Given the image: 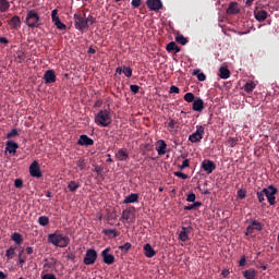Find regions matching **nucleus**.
Returning <instances> with one entry per match:
<instances>
[{
    "label": "nucleus",
    "mask_w": 279,
    "mask_h": 279,
    "mask_svg": "<svg viewBox=\"0 0 279 279\" xmlns=\"http://www.w3.org/2000/svg\"><path fill=\"white\" fill-rule=\"evenodd\" d=\"M74 26L78 32H84V29H88L86 14L82 16L81 14H74Z\"/></svg>",
    "instance_id": "nucleus-5"
},
{
    "label": "nucleus",
    "mask_w": 279,
    "mask_h": 279,
    "mask_svg": "<svg viewBox=\"0 0 279 279\" xmlns=\"http://www.w3.org/2000/svg\"><path fill=\"white\" fill-rule=\"evenodd\" d=\"M256 195H257V199H258L259 204H263V202H264V199H265L264 190L257 192Z\"/></svg>",
    "instance_id": "nucleus-43"
},
{
    "label": "nucleus",
    "mask_w": 279,
    "mask_h": 279,
    "mask_svg": "<svg viewBox=\"0 0 279 279\" xmlns=\"http://www.w3.org/2000/svg\"><path fill=\"white\" fill-rule=\"evenodd\" d=\"M157 143L159 145L156 148L158 156H165V154H167V142L159 140Z\"/></svg>",
    "instance_id": "nucleus-23"
},
{
    "label": "nucleus",
    "mask_w": 279,
    "mask_h": 279,
    "mask_svg": "<svg viewBox=\"0 0 279 279\" xmlns=\"http://www.w3.org/2000/svg\"><path fill=\"white\" fill-rule=\"evenodd\" d=\"M85 21H87V27L88 25H95V23H97V20L93 15L85 17Z\"/></svg>",
    "instance_id": "nucleus-41"
},
{
    "label": "nucleus",
    "mask_w": 279,
    "mask_h": 279,
    "mask_svg": "<svg viewBox=\"0 0 279 279\" xmlns=\"http://www.w3.org/2000/svg\"><path fill=\"white\" fill-rule=\"evenodd\" d=\"M201 167H202L203 171H205L208 175H210V173H213V171H215V169H217V163H215V161H213V160L205 159V160H203Z\"/></svg>",
    "instance_id": "nucleus-8"
},
{
    "label": "nucleus",
    "mask_w": 279,
    "mask_h": 279,
    "mask_svg": "<svg viewBox=\"0 0 279 279\" xmlns=\"http://www.w3.org/2000/svg\"><path fill=\"white\" fill-rule=\"evenodd\" d=\"M177 43H179V45H186V43H189V39H186V37H184V35H178L175 37Z\"/></svg>",
    "instance_id": "nucleus-38"
},
{
    "label": "nucleus",
    "mask_w": 279,
    "mask_h": 279,
    "mask_svg": "<svg viewBox=\"0 0 279 279\" xmlns=\"http://www.w3.org/2000/svg\"><path fill=\"white\" fill-rule=\"evenodd\" d=\"M25 262H26L25 257H19V263H20L21 267H23V265H25Z\"/></svg>",
    "instance_id": "nucleus-64"
},
{
    "label": "nucleus",
    "mask_w": 279,
    "mask_h": 279,
    "mask_svg": "<svg viewBox=\"0 0 279 279\" xmlns=\"http://www.w3.org/2000/svg\"><path fill=\"white\" fill-rule=\"evenodd\" d=\"M174 175L177 178H181V180H189V174L180 172V171L174 172Z\"/></svg>",
    "instance_id": "nucleus-44"
},
{
    "label": "nucleus",
    "mask_w": 279,
    "mask_h": 279,
    "mask_svg": "<svg viewBox=\"0 0 279 279\" xmlns=\"http://www.w3.org/2000/svg\"><path fill=\"white\" fill-rule=\"evenodd\" d=\"M243 277L245 279H256V270L255 269H248L243 272Z\"/></svg>",
    "instance_id": "nucleus-30"
},
{
    "label": "nucleus",
    "mask_w": 279,
    "mask_h": 279,
    "mask_svg": "<svg viewBox=\"0 0 279 279\" xmlns=\"http://www.w3.org/2000/svg\"><path fill=\"white\" fill-rule=\"evenodd\" d=\"M263 191L268 204L270 206H276V195L278 194V189L274 185H269L268 187H264Z\"/></svg>",
    "instance_id": "nucleus-4"
},
{
    "label": "nucleus",
    "mask_w": 279,
    "mask_h": 279,
    "mask_svg": "<svg viewBox=\"0 0 279 279\" xmlns=\"http://www.w3.org/2000/svg\"><path fill=\"white\" fill-rule=\"evenodd\" d=\"M10 10V1L0 0V12H8Z\"/></svg>",
    "instance_id": "nucleus-33"
},
{
    "label": "nucleus",
    "mask_w": 279,
    "mask_h": 279,
    "mask_svg": "<svg viewBox=\"0 0 279 279\" xmlns=\"http://www.w3.org/2000/svg\"><path fill=\"white\" fill-rule=\"evenodd\" d=\"M116 158L120 162H125V160H128V158H130V154H128V151H125L123 149H119L118 153L116 154Z\"/></svg>",
    "instance_id": "nucleus-26"
},
{
    "label": "nucleus",
    "mask_w": 279,
    "mask_h": 279,
    "mask_svg": "<svg viewBox=\"0 0 279 279\" xmlns=\"http://www.w3.org/2000/svg\"><path fill=\"white\" fill-rule=\"evenodd\" d=\"M12 29H21V16L14 15L12 20L8 21Z\"/></svg>",
    "instance_id": "nucleus-21"
},
{
    "label": "nucleus",
    "mask_w": 279,
    "mask_h": 279,
    "mask_svg": "<svg viewBox=\"0 0 279 279\" xmlns=\"http://www.w3.org/2000/svg\"><path fill=\"white\" fill-rule=\"evenodd\" d=\"M238 197L239 199H245V197H247V192L245 190H239Z\"/></svg>",
    "instance_id": "nucleus-47"
},
{
    "label": "nucleus",
    "mask_w": 279,
    "mask_h": 279,
    "mask_svg": "<svg viewBox=\"0 0 279 279\" xmlns=\"http://www.w3.org/2000/svg\"><path fill=\"white\" fill-rule=\"evenodd\" d=\"M142 3H143V0H132L131 1V5H133V8H141Z\"/></svg>",
    "instance_id": "nucleus-54"
},
{
    "label": "nucleus",
    "mask_w": 279,
    "mask_h": 279,
    "mask_svg": "<svg viewBox=\"0 0 279 279\" xmlns=\"http://www.w3.org/2000/svg\"><path fill=\"white\" fill-rule=\"evenodd\" d=\"M119 250H121V252H130V250H132V243L126 242L124 245L119 246Z\"/></svg>",
    "instance_id": "nucleus-40"
},
{
    "label": "nucleus",
    "mask_w": 279,
    "mask_h": 279,
    "mask_svg": "<svg viewBox=\"0 0 279 279\" xmlns=\"http://www.w3.org/2000/svg\"><path fill=\"white\" fill-rule=\"evenodd\" d=\"M41 279H58L53 274H46L41 276Z\"/></svg>",
    "instance_id": "nucleus-56"
},
{
    "label": "nucleus",
    "mask_w": 279,
    "mask_h": 279,
    "mask_svg": "<svg viewBox=\"0 0 279 279\" xmlns=\"http://www.w3.org/2000/svg\"><path fill=\"white\" fill-rule=\"evenodd\" d=\"M254 230H256L257 232H262L263 223H260V221L258 220H253L251 225L246 228L245 235L250 236V234H254Z\"/></svg>",
    "instance_id": "nucleus-9"
},
{
    "label": "nucleus",
    "mask_w": 279,
    "mask_h": 279,
    "mask_svg": "<svg viewBox=\"0 0 279 279\" xmlns=\"http://www.w3.org/2000/svg\"><path fill=\"white\" fill-rule=\"evenodd\" d=\"M43 19L38 14V11L31 9L27 11L25 24L29 29H38L43 25Z\"/></svg>",
    "instance_id": "nucleus-1"
},
{
    "label": "nucleus",
    "mask_w": 279,
    "mask_h": 279,
    "mask_svg": "<svg viewBox=\"0 0 279 279\" xmlns=\"http://www.w3.org/2000/svg\"><path fill=\"white\" fill-rule=\"evenodd\" d=\"M96 260H97V251H95V248L87 250L85 257L83 259L84 265H95Z\"/></svg>",
    "instance_id": "nucleus-7"
},
{
    "label": "nucleus",
    "mask_w": 279,
    "mask_h": 279,
    "mask_svg": "<svg viewBox=\"0 0 279 279\" xmlns=\"http://www.w3.org/2000/svg\"><path fill=\"white\" fill-rule=\"evenodd\" d=\"M130 90L133 95H138V90H141V86L138 85H130Z\"/></svg>",
    "instance_id": "nucleus-45"
},
{
    "label": "nucleus",
    "mask_w": 279,
    "mask_h": 279,
    "mask_svg": "<svg viewBox=\"0 0 279 279\" xmlns=\"http://www.w3.org/2000/svg\"><path fill=\"white\" fill-rule=\"evenodd\" d=\"M175 46H177L175 41H171L167 45L166 49L167 51H173L175 49Z\"/></svg>",
    "instance_id": "nucleus-51"
},
{
    "label": "nucleus",
    "mask_w": 279,
    "mask_h": 279,
    "mask_svg": "<svg viewBox=\"0 0 279 279\" xmlns=\"http://www.w3.org/2000/svg\"><path fill=\"white\" fill-rule=\"evenodd\" d=\"M38 223L39 226H49V217L47 216H41L38 218Z\"/></svg>",
    "instance_id": "nucleus-37"
},
{
    "label": "nucleus",
    "mask_w": 279,
    "mask_h": 279,
    "mask_svg": "<svg viewBox=\"0 0 279 279\" xmlns=\"http://www.w3.org/2000/svg\"><path fill=\"white\" fill-rule=\"evenodd\" d=\"M219 73H220L221 80H228V77H230V70H228V68L226 66H221L219 69Z\"/></svg>",
    "instance_id": "nucleus-29"
},
{
    "label": "nucleus",
    "mask_w": 279,
    "mask_h": 279,
    "mask_svg": "<svg viewBox=\"0 0 279 279\" xmlns=\"http://www.w3.org/2000/svg\"><path fill=\"white\" fill-rule=\"evenodd\" d=\"M240 12H241V9L239 8V3H236V2L229 3V7L227 9V14L229 16H234L236 14H240Z\"/></svg>",
    "instance_id": "nucleus-17"
},
{
    "label": "nucleus",
    "mask_w": 279,
    "mask_h": 279,
    "mask_svg": "<svg viewBox=\"0 0 279 279\" xmlns=\"http://www.w3.org/2000/svg\"><path fill=\"white\" fill-rule=\"evenodd\" d=\"M122 219H124L125 221H128V223H134V221H135L134 215H133L132 211L129 210V209H124V210L122 211Z\"/></svg>",
    "instance_id": "nucleus-24"
},
{
    "label": "nucleus",
    "mask_w": 279,
    "mask_h": 279,
    "mask_svg": "<svg viewBox=\"0 0 279 279\" xmlns=\"http://www.w3.org/2000/svg\"><path fill=\"white\" fill-rule=\"evenodd\" d=\"M102 234L108 236V239H117V236H119L120 233L119 231H117V229H104Z\"/></svg>",
    "instance_id": "nucleus-27"
},
{
    "label": "nucleus",
    "mask_w": 279,
    "mask_h": 279,
    "mask_svg": "<svg viewBox=\"0 0 279 279\" xmlns=\"http://www.w3.org/2000/svg\"><path fill=\"white\" fill-rule=\"evenodd\" d=\"M197 80H198V82H206V74L198 73L197 74Z\"/></svg>",
    "instance_id": "nucleus-57"
},
{
    "label": "nucleus",
    "mask_w": 279,
    "mask_h": 279,
    "mask_svg": "<svg viewBox=\"0 0 279 279\" xmlns=\"http://www.w3.org/2000/svg\"><path fill=\"white\" fill-rule=\"evenodd\" d=\"M138 193H131L130 195L125 196L123 204H136L138 202Z\"/></svg>",
    "instance_id": "nucleus-25"
},
{
    "label": "nucleus",
    "mask_w": 279,
    "mask_h": 279,
    "mask_svg": "<svg viewBox=\"0 0 279 279\" xmlns=\"http://www.w3.org/2000/svg\"><path fill=\"white\" fill-rule=\"evenodd\" d=\"M77 145H81V147H90L95 145V141L88 137V135H80Z\"/></svg>",
    "instance_id": "nucleus-14"
},
{
    "label": "nucleus",
    "mask_w": 279,
    "mask_h": 279,
    "mask_svg": "<svg viewBox=\"0 0 279 279\" xmlns=\"http://www.w3.org/2000/svg\"><path fill=\"white\" fill-rule=\"evenodd\" d=\"M14 186L15 189H23V181L21 179H15Z\"/></svg>",
    "instance_id": "nucleus-52"
},
{
    "label": "nucleus",
    "mask_w": 279,
    "mask_h": 279,
    "mask_svg": "<svg viewBox=\"0 0 279 279\" xmlns=\"http://www.w3.org/2000/svg\"><path fill=\"white\" fill-rule=\"evenodd\" d=\"M184 101L187 104H193L195 101V94L194 93H186L183 97Z\"/></svg>",
    "instance_id": "nucleus-35"
},
{
    "label": "nucleus",
    "mask_w": 279,
    "mask_h": 279,
    "mask_svg": "<svg viewBox=\"0 0 279 279\" xmlns=\"http://www.w3.org/2000/svg\"><path fill=\"white\" fill-rule=\"evenodd\" d=\"M11 241H14L15 245H22L23 244V234L19 232H14L11 235Z\"/></svg>",
    "instance_id": "nucleus-28"
},
{
    "label": "nucleus",
    "mask_w": 279,
    "mask_h": 279,
    "mask_svg": "<svg viewBox=\"0 0 279 279\" xmlns=\"http://www.w3.org/2000/svg\"><path fill=\"white\" fill-rule=\"evenodd\" d=\"M29 174L32 178H40L43 175V171H40V165H38V161H33L29 166Z\"/></svg>",
    "instance_id": "nucleus-11"
},
{
    "label": "nucleus",
    "mask_w": 279,
    "mask_h": 279,
    "mask_svg": "<svg viewBox=\"0 0 279 279\" xmlns=\"http://www.w3.org/2000/svg\"><path fill=\"white\" fill-rule=\"evenodd\" d=\"M95 123L100 128H108L110 123H112V117L110 116V111L100 110L95 117Z\"/></svg>",
    "instance_id": "nucleus-3"
},
{
    "label": "nucleus",
    "mask_w": 279,
    "mask_h": 279,
    "mask_svg": "<svg viewBox=\"0 0 279 279\" xmlns=\"http://www.w3.org/2000/svg\"><path fill=\"white\" fill-rule=\"evenodd\" d=\"M144 256H146V258H154V256H156V250L151 247V244L146 243L144 245Z\"/></svg>",
    "instance_id": "nucleus-20"
},
{
    "label": "nucleus",
    "mask_w": 279,
    "mask_h": 279,
    "mask_svg": "<svg viewBox=\"0 0 279 279\" xmlns=\"http://www.w3.org/2000/svg\"><path fill=\"white\" fill-rule=\"evenodd\" d=\"M123 74L125 75V77H132V68L123 66Z\"/></svg>",
    "instance_id": "nucleus-42"
},
{
    "label": "nucleus",
    "mask_w": 279,
    "mask_h": 279,
    "mask_svg": "<svg viewBox=\"0 0 279 279\" xmlns=\"http://www.w3.org/2000/svg\"><path fill=\"white\" fill-rule=\"evenodd\" d=\"M205 128L203 125H196V131L189 136L190 143H201L204 138Z\"/></svg>",
    "instance_id": "nucleus-6"
},
{
    "label": "nucleus",
    "mask_w": 279,
    "mask_h": 279,
    "mask_svg": "<svg viewBox=\"0 0 279 279\" xmlns=\"http://www.w3.org/2000/svg\"><path fill=\"white\" fill-rule=\"evenodd\" d=\"M254 16L256 21H258V23H263V21H267L269 13L265 10H257V11H254Z\"/></svg>",
    "instance_id": "nucleus-19"
},
{
    "label": "nucleus",
    "mask_w": 279,
    "mask_h": 279,
    "mask_svg": "<svg viewBox=\"0 0 279 279\" xmlns=\"http://www.w3.org/2000/svg\"><path fill=\"white\" fill-rule=\"evenodd\" d=\"M178 122H175V120H173V119H170V121L168 122V128H169V131L170 132H173V130H175V124H177Z\"/></svg>",
    "instance_id": "nucleus-48"
},
{
    "label": "nucleus",
    "mask_w": 279,
    "mask_h": 279,
    "mask_svg": "<svg viewBox=\"0 0 279 279\" xmlns=\"http://www.w3.org/2000/svg\"><path fill=\"white\" fill-rule=\"evenodd\" d=\"M170 94H175V95H179L180 94V88L175 85H172L170 87V90H169Z\"/></svg>",
    "instance_id": "nucleus-50"
},
{
    "label": "nucleus",
    "mask_w": 279,
    "mask_h": 279,
    "mask_svg": "<svg viewBox=\"0 0 279 279\" xmlns=\"http://www.w3.org/2000/svg\"><path fill=\"white\" fill-rule=\"evenodd\" d=\"M52 16V23L56 25L57 29H60L61 32H65L66 26L62 21H60V17L58 16V9H54L51 13Z\"/></svg>",
    "instance_id": "nucleus-10"
},
{
    "label": "nucleus",
    "mask_w": 279,
    "mask_h": 279,
    "mask_svg": "<svg viewBox=\"0 0 279 279\" xmlns=\"http://www.w3.org/2000/svg\"><path fill=\"white\" fill-rule=\"evenodd\" d=\"M68 189H69L70 193H75V191H77V189H80V183H77L75 181H70L68 184Z\"/></svg>",
    "instance_id": "nucleus-34"
},
{
    "label": "nucleus",
    "mask_w": 279,
    "mask_h": 279,
    "mask_svg": "<svg viewBox=\"0 0 279 279\" xmlns=\"http://www.w3.org/2000/svg\"><path fill=\"white\" fill-rule=\"evenodd\" d=\"M0 43H1V45H8V43H10V40H8V38H5V37H0Z\"/></svg>",
    "instance_id": "nucleus-60"
},
{
    "label": "nucleus",
    "mask_w": 279,
    "mask_h": 279,
    "mask_svg": "<svg viewBox=\"0 0 279 279\" xmlns=\"http://www.w3.org/2000/svg\"><path fill=\"white\" fill-rule=\"evenodd\" d=\"M16 149H19V145L14 141H8L5 146V151H9V154H13V156L16 154Z\"/></svg>",
    "instance_id": "nucleus-22"
},
{
    "label": "nucleus",
    "mask_w": 279,
    "mask_h": 279,
    "mask_svg": "<svg viewBox=\"0 0 279 279\" xmlns=\"http://www.w3.org/2000/svg\"><path fill=\"white\" fill-rule=\"evenodd\" d=\"M221 276H223V278H228V276H230V270H227V269L222 270Z\"/></svg>",
    "instance_id": "nucleus-61"
},
{
    "label": "nucleus",
    "mask_w": 279,
    "mask_h": 279,
    "mask_svg": "<svg viewBox=\"0 0 279 279\" xmlns=\"http://www.w3.org/2000/svg\"><path fill=\"white\" fill-rule=\"evenodd\" d=\"M227 144L229 145V147H236V145L239 144V138L229 137Z\"/></svg>",
    "instance_id": "nucleus-39"
},
{
    "label": "nucleus",
    "mask_w": 279,
    "mask_h": 279,
    "mask_svg": "<svg viewBox=\"0 0 279 279\" xmlns=\"http://www.w3.org/2000/svg\"><path fill=\"white\" fill-rule=\"evenodd\" d=\"M191 232H193V227H182L181 232L179 233L180 241L186 243V241H189V234H191Z\"/></svg>",
    "instance_id": "nucleus-15"
},
{
    "label": "nucleus",
    "mask_w": 279,
    "mask_h": 279,
    "mask_svg": "<svg viewBox=\"0 0 279 279\" xmlns=\"http://www.w3.org/2000/svg\"><path fill=\"white\" fill-rule=\"evenodd\" d=\"M26 253H27L28 255L34 254V247L27 246V247H26Z\"/></svg>",
    "instance_id": "nucleus-62"
},
{
    "label": "nucleus",
    "mask_w": 279,
    "mask_h": 279,
    "mask_svg": "<svg viewBox=\"0 0 279 279\" xmlns=\"http://www.w3.org/2000/svg\"><path fill=\"white\" fill-rule=\"evenodd\" d=\"M195 199H197V196L193 192L190 193L186 197V202H195Z\"/></svg>",
    "instance_id": "nucleus-53"
},
{
    "label": "nucleus",
    "mask_w": 279,
    "mask_h": 279,
    "mask_svg": "<svg viewBox=\"0 0 279 279\" xmlns=\"http://www.w3.org/2000/svg\"><path fill=\"white\" fill-rule=\"evenodd\" d=\"M254 88H256V84H254V82H248L244 85L245 93H254Z\"/></svg>",
    "instance_id": "nucleus-36"
},
{
    "label": "nucleus",
    "mask_w": 279,
    "mask_h": 279,
    "mask_svg": "<svg viewBox=\"0 0 279 279\" xmlns=\"http://www.w3.org/2000/svg\"><path fill=\"white\" fill-rule=\"evenodd\" d=\"M245 263H247V259L245 258V255H243L239 260V266L245 267Z\"/></svg>",
    "instance_id": "nucleus-55"
},
{
    "label": "nucleus",
    "mask_w": 279,
    "mask_h": 279,
    "mask_svg": "<svg viewBox=\"0 0 279 279\" xmlns=\"http://www.w3.org/2000/svg\"><path fill=\"white\" fill-rule=\"evenodd\" d=\"M14 136H19V130L13 129L11 132L7 134V138H14Z\"/></svg>",
    "instance_id": "nucleus-46"
},
{
    "label": "nucleus",
    "mask_w": 279,
    "mask_h": 279,
    "mask_svg": "<svg viewBox=\"0 0 279 279\" xmlns=\"http://www.w3.org/2000/svg\"><path fill=\"white\" fill-rule=\"evenodd\" d=\"M48 242L56 247H68L69 243H71V238L62 233H50L48 234Z\"/></svg>",
    "instance_id": "nucleus-2"
},
{
    "label": "nucleus",
    "mask_w": 279,
    "mask_h": 279,
    "mask_svg": "<svg viewBox=\"0 0 279 279\" xmlns=\"http://www.w3.org/2000/svg\"><path fill=\"white\" fill-rule=\"evenodd\" d=\"M16 254V246H10L7 252H5V256L9 260H11V258H14V255Z\"/></svg>",
    "instance_id": "nucleus-32"
},
{
    "label": "nucleus",
    "mask_w": 279,
    "mask_h": 279,
    "mask_svg": "<svg viewBox=\"0 0 279 279\" xmlns=\"http://www.w3.org/2000/svg\"><path fill=\"white\" fill-rule=\"evenodd\" d=\"M117 73H118L119 75H121V73H123V66H118V68L116 69V75H117Z\"/></svg>",
    "instance_id": "nucleus-63"
},
{
    "label": "nucleus",
    "mask_w": 279,
    "mask_h": 279,
    "mask_svg": "<svg viewBox=\"0 0 279 279\" xmlns=\"http://www.w3.org/2000/svg\"><path fill=\"white\" fill-rule=\"evenodd\" d=\"M195 209H196V207H195L194 203L192 205H187L184 207V210H195Z\"/></svg>",
    "instance_id": "nucleus-59"
},
{
    "label": "nucleus",
    "mask_w": 279,
    "mask_h": 279,
    "mask_svg": "<svg viewBox=\"0 0 279 279\" xmlns=\"http://www.w3.org/2000/svg\"><path fill=\"white\" fill-rule=\"evenodd\" d=\"M76 167H78L80 171H84L86 169V159L84 157L78 158L75 161Z\"/></svg>",
    "instance_id": "nucleus-31"
},
{
    "label": "nucleus",
    "mask_w": 279,
    "mask_h": 279,
    "mask_svg": "<svg viewBox=\"0 0 279 279\" xmlns=\"http://www.w3.org/2000/svg\"><path fill=\"white\" fill-rule=\"evenodd\" d=\"M101 256L105 265H114V255L110 254V247L105 248Z\"/></svg>",
    "instance_id": "nucleus-12"
},
{
    "label": "nucleus",
    "mask_w": 279,
    "mask_h": 279,
    "mask_svg": "<svg viewBox=\"0 0 279 279\" xmlns=\"http://www.w3.org/2000/svg\"><path fill=\"white\" fill-rule=\"evenodd\" d=\"M146 5L153 12H158V10H162V1L160 0H147Z\"/></svg>",
    "instance_id": "nucleus-16"
},
{
    "label": "nucleus",
    "mask_w": 279,
    "mask_h": 279,
    "mask_svg": "<svg viewBox=\"0 0 279 279\" xmlns=\"http://www.w3.org/2000/svg\"><path fill=\"white\" fill-rule=\"evenodd\" d=\"M192 110L194 112H204V100L202 98H195L192 104Z\"/></svg>",
    "instance_id": "nucleus-18"
},
{
    "label": "nucleus",
    "mask_w": 279,
    "mask_h": 279,
    "mask_svg": "<svg viewBox=\"0 0 279 279\" xmlns=\"http://www.w3.org/2000/svg\"><path fill=\"white\" fill-rule=\"evenodd\" d=\"M66 258L68 260H75V253L73 252L68 253Z\"/></svg>",
    "instance_id": "nucleus-58"
},
{
    "label": "nucleus",
    "mask_w": 279,
    "mask_h": 279,
    "mask_svg": "<svg viewBox=\"0 0 279 279\" xmlns=\"http://www.w3.org/2000/svg\"><path fill=\"white\" fill-rule=\"evenodd\" d=\"M58 76H56V71L47 70L44 74L45 84H56Z\"/></svg>",
    "instance_id": "nucleus-13"
},
{
    "label": "nucleus",
    "mask_w": 279,
    "mask_h": 279,
    "mask_svg": "<svg viewBox=\"0 0 279 279\" xmlns=\"http://www.w3.org/2000/svg\"><path fill=\"white\" fill-rule=\"evenodd\" d=\"M190 165H191V161H190L189 159H184L183 162H182V165L179 166V168H180L181 171H182L183 169H186L187 167H190Z\"/></svg>",
    "instance_id": "nucleus-49"
}]
</instances>
